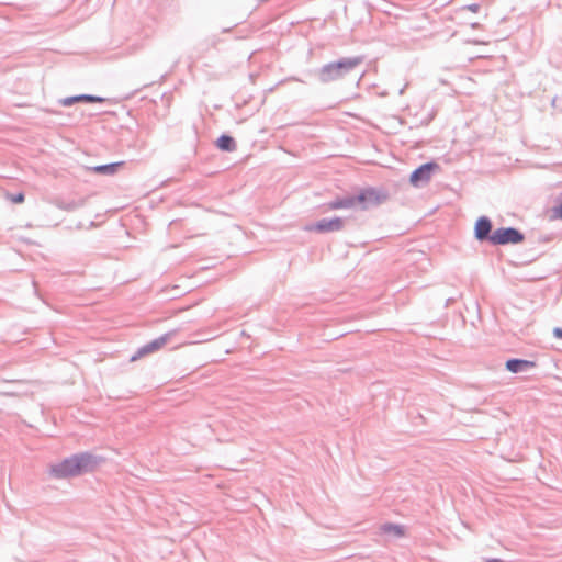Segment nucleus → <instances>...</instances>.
I'll return each mask as SVG.
<instances>
[{"label": "nucleus", "instance_id": "obj_17", "mask_svg": "<svg viewBox=\"0 0 562 562\" xmlns=\"http://www.w3.org/2000/svg\"><path fill=\"white\" fill-rule=\"evenodd\" d=\"M553 335H554L557 338L562 339V328H559V327L554 328V329H553Z\"/></svg>", "mask_w": 562, "mask_h": 562}, {"label": "nucleus", "instance_id": "obj_8", "mask_svg": "<svg viewBox=\"0 0 562 562\" xmlns=\"http://www.w3.org/2000/svg\"><path fill=\"white\" fill-rule=\"evenodd\" d=\"M492 229L491 221L487 217H480L475 224V236L477 239L483 240L490 239V233Z\"/></svg>", "mask_w": 562, "mask_h": 562}, {"label": "nucleus", "instance_id": "obj_6", "mask_svg": "<svg viewBox=\"0 0 562 562\" xmlns=\"http://www.w3.org/2000/svg\"><path fill=\"white\" fill-rule=\"evenodd\" d=\"M438 169L439 166L436 162L424 164L411 175L409 181L414 187H417L420 182H428L431 173Z\"/></svg>", "mask_w": 562, "mask_h": 562}, {"label": "nucleus", "instance_id": "obj_12", "mask_svg": "<svg viewBox=\"0 0 562 562\" xmlns=\"http://www.w3.org/2000/svg\"><path fill=\"white\" fill-rule=\"evenodd\" d=\"M217 147L222 150L232 151L235 149V142L231 136L222 135L217 139Z\"/></svg>", "mask_w": 562, "mask_h": 562}, {"label": "nucleus", "instance_id": "obj_10", "mask_svg": "<svg viewBox=\"0 0 562 562\" xmlns=\"http://www.w3.org/2000/svg\"><path fill=\"white\" fill-rule=\"evenodd\" d=\"M533 366L535 363L532 361L520 359H510L506 362L507 370H509L513 373H517L528 368H532Z\"/></svg>", "mask_w": 562, "mask_h": 562}, {"label": "nucleus", "instance_id": "obj_7", "mask_svg": "<svg viewBox=\"0 0 562 562\" xmlns=\"http://www.w3.org/2000/svg\"><path fill=\"white\" fill-rule=\"evenodd\" d=\"M168 340H169V335H164V336L150 341L149 344L145 345L137 351V353L132 358V361H135L140 357H144L146 355H149L151 352H155V351L161 349L168 342Z\"/></svg>", "mask_w": 562, "mask_h": 562}, {"label": "nucleus", "instance_id": "obj_14", "mask_svg": "<svg viewBox=\"0 0 562 562\" xmlns=\"http://www.w3.org/2000/svg\"><path fill=\"white\" fill-rule=\"evenodd\" d=\"M79 101L101 102L102 99L98 98V97H92V95H78V97L65 99L63 101V104L64 105H71L74 102H79Z\"/></svg>", "mask_w": 562, "mask_h": 562}, {"label": "nucleus", "instance_id": "obj_15", "mask_svg": "<svg viewBox=\"0 0 562 562\" xmlns=\"http://www.w3.org/2000/svg\"><path fill=\"white\" fill-rule=\"evenodd\" d=\"M551 220H562V202L551 209Z\"/></svg>", "mask_w": 562, "mask_h": 562}, {"label": "nucleus", "instance_id": "obj_3", "mask_svg": "<svg viewBox=\"0 0 562 562\" xmlns=\"http://www.w3.org/2000/svg\"><path fill=\"white\" fill-rule=\"evenodd\" d=\"M355 199L356 203L366 210L382 204L387 199V194L375 188H367L361 190Z\"/></svg>", "mask_w": 562, "mask_h": 562}, {"label": "nucleus", "instance_id": "obj_16", "mask_svg": "<svg viewBox=\"0 0 562 562\" xmlns=\"http://www.w3.org/2000/svg\"><path fill=\"white\" fill-rule=\"evenodd\" d=\"M10 200H11L13 203H15V204H18V203H22V202L24 201V194H23V193H19V194L12 195V196L10 198Z\"/></svg>", "mask_w": 562, "mask_h": 562}, {"label": "nucleus", "instance_id": "obj_9", "mask_svg": "<svg viewBox=\"0 0 562 562\" xmlns=\"http://www.w3.org/2000/svg\"><path fill=\"white\" fill-rule=\"evenodd\" d=\"M356 205V199L353 196L336 199L327 204V209L330 211L349 209Z\"/></svg>", "mask_w": 562, "mask_h": 562}, {"label": "nucleus", "instance_id": "obj_13", "mask_svg": "<svg viewBox=\"0 0 562 562\" xmlns=\"http://www.w3.org/2000/svg\"><path fill=\"white\" fill-rule=\"evenodd\" d=\"M382 530L386 533H393L396 537H403L405 531L402 525H396L392 522L384 524L382 526Z\"/></svg>", "mask_w": 562, "mask_h": 562}, {"label": "nucleus", "instance_id": "obj_11", "mask_svg": "<svg viewBox=\"0 0 562 562\" xmlns=\"http://www.w3.org/2000/svg\"><path fill=\"white\" fill-rule=\"evenodd\" d=\"M123 165H124L123 161H117V162H113V164L95 166V167L90 168V170L98 175H114L115 172H117L119 168L122 167Z\"/></svg>", "mask_w": 562, "mask_h": 562}, {"label": "nucleus", "instance_id": "obj_2", "mask_svg": "<svg viewBox=\"0 0 562 562\" xmlns=\"http://www.w3.org/2000/svg\"><path fill=\"white\" fill-rule=\"evenodd\" d=\"M358 64V59H346L342 61L329 64L322 69V80L327 82L344 78Z\"/></svg>", "mask_w": 562, "mask_h": 562}, {"label": "nucleus", "instance_id": "obj_1", "mask_svg": "<svg viewBox=\"0 0 562 562\" xmlns=\"http://www.w3.org/2000/svg\"><path fill=\"white\" fill-rule=\"evenodd\" d=\"M102 459H63L48 468V474L57 480L79 476L92 472Z\"/></svg>", "mask_w": 562, "mask_h": 562}, {"label": "nucleus", "instance_id": "obj_5", "mask_svg": "<svg viewBox=\"0 0 562 562\" xmlns=\"http://www.w3.org/2000/svg\"><path fill=\"white\" fill-rule=\"evenodd\" d=\"M344 221L340 217H334L330 220H321L315 224L308 225L305 227L308 232L316 233H329V232H338L342 229Z\"/></svg>", "mask_w": 562, "mask_h": 562}, {"label": "nucleus", "instance_id": "obj_4", "mask_svg": "<svg viewBox=\"0 0 562 562\" xmlns=\"http://www.w3.org/2000/svg\"><path fill=\"white\" fill-rule=\"evenodd\" d=\"M490 240L495 245L518 244L524 240V235L515 228H498L491 236Z\"/></svg>", "mask_w": 562, "mask_h": 562}, {"label": "nucleus", "instance_id": "obj_18", "mask_svg": "<svg viewBox=\"0 0 562 562\" xmlns=\"http://www.w3.org/2000/svg\"><path fill=\"white\" fill-rule=\"evenodd\" d=\"M485 562H505V561L502 559H497V558H490V559H486Z\"/></svg>", "mask_w": 562, "mask_h": 562}]
</instances>
